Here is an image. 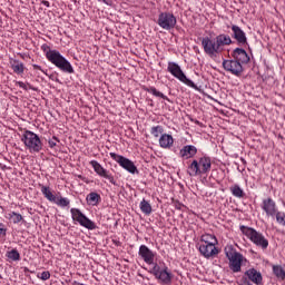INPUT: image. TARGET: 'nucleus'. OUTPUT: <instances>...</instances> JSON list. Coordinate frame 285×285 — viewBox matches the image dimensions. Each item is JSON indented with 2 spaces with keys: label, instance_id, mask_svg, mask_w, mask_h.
<instances>
[{
  "label": "nucleus",
  "instance_id": "nucleus-26",
  "mask_svg": "<svg viewBox=\"0 0 285 285\" xmlns=\"http://www.w3.org/2000/svg\"><path fill=\"white\" fill-rule=\"evenodd\" d=\"M202 243L205 245H217V238L213 234L202 236Z\"/></svg>",
  "mask_w": 285,
  "mask_h": 285
},
{
  "label": "nucleus",
  "instance_id": "nucleus-36",
  "mask_svg": "<svg viewBox=\"0 0 285 285\" xmlns=\"http://www.w3.org/2000/svg\"><path fill=\"white\" fill-rule=\"evenodd\" d=\"M38 277L40 279H42L43 282L50 279V272H42L40 275H38Z\"/></svg>",
  "mask_w": 285,
  "mask_h": 285
},
{
  "label": "nucleus",
  "instance_id": "nucleus-16",
  "mask_svg": "<svg viewBox=\"0 0 285 285\" xmlns=\"http://www.w3.org/2000/svg\"><path fill=\"white\" fill-rule=\"evenodd\" d=\"M139 255L146 264L155 263V253H153V250H150V248H148V246L141 245L139 247Z\"/></svg>",
  "mask_w": 285,
  "mask_h": 285
},
{
  "label": "nucleus",
  "instance_id": "nucleus-41",
  "mask_svg": "<svg viewBox=\"0 0 285 285\" xmlns=\"http://www.w3.org/2000/svg\"><path fill=\"white\" fill-rule=\"evenodd\" d=\"M42 3H43V6H47V8H48V6H50V2H48V1H42Z\"/></svg>",
  "mask_w": 285,
  "mask_h": 285
},
{
  "label": "nucleus",
  "instance_id": "nucleus-28",
  "mask_svg": "<svg viewBox=\"0 0 285 285\" xmlns=\"http://www.w3.org/2000/svg\"><path fill=\"white\" fill-rule=\"evenodd\" d=\"M140 210L145 215H150V213H153V206L146 199H142L140 203Z\"/></svg>",
  "mask_w": 285,
  "mask_h": 285
},
{
  "label": "nucleus",
  "instance_id": "nucleus-39",
  "mask_svg": "<svg viewBox=\"0 0 285 285\" xmlns=\"http://www.w3.org/2000/svg\"><path fill=\"white\" fill-rule=\"evenodd\" d=\"M49 146L50 148H55V146H57V142L55 140H50Z\"/></svg>",
  "mask_w": 285,
  "mask_h": 285
},
{
  "label": "nucleus",
  "instance_id": "nucleus-37",
  "mask_svg": "<svg viewBox=\"0 0 285 285\" xmlns=\"http://www.w3.org/2000/svg\"><path fill=\"white\" fill-rule=\"evenodd\" d=\"M238 285H253V284L250 283V279H248V277L243 276V278L238 281Z\"/></svg>",
  "mask_w": 285,
  "mask_h": 285
},
{
  "label": "nucleus",
  "instance_id": "nucleus-19",
  "mask_svg": "<svg viewBox=\"0 0 285 285\" xmlns=\"http://www.w3.org/2000/svg\"><path fill=\"white\" fill-rule=\"evenodd\" d=\"M215 39H216V43L218 45L220 52L224 51V47L230 46L233 43L230 36L225 35V33L218 35Z\"/></svg>",
  "mask_w": 285,
  "mask_h": 285
},
{
  "label": "nucleus",
  "instance_id": "nucleus-31",
  "mask_svg": "<svg viewBox=\"0 0 285 285\" xmlns=\"http://www.w3.org/2000/svg\"><path fill=\"white\" fill-rule=\"evenodd\" d=\"M230 193L234 195V197H244V189L238 185H234L233 187H230Z\"/></svg>",
  "mask_w": 285,
  "mask_h": 285
},
{
  "label": "nucleus",
  "instance_id": "nucleus-27",
  "mask_svg": "<svg viewBox=\"0 0 285 285\" xmlns=\"http://www.w3.org/2000/svg\"><path fill=\"white\" fill-rule=\"evenodd\" d=\"M11 68L16 75H23V65L19 60H13L11 62Z\"/></svg>",
  "mask_w": 285,
  "mask_h": 285
},
{
  "label": "nucleus",
  "instance_id": "nucleus-6",
  "mask_svg": "<svg viewBox=\"0 0 285 285\" xmlns=\"http://www.w3.org/2000/svg\"><path fill=\"white\" fill-rule=\"evenodd\" d=\"M168 72L173 75L178 81H181V83H185V86H189V88H196L195 82L193 80L188 79L186 77V73L181 70V67L175 62H169L167 67Z\"/></svg>",
  "mask_w": 285,
  "mask_h": 285
},
{
  "label": "nucleus",
  "instance_id": "nucleus-25",
  "mask_svg": "<svg viewBox=\"0 0 285 285\" xmlns=\"http://www.w3.org/2000/svg\"><path fill=\"white\" fill-rule=\"evenodd\" d=\"M53 204H56V206H59L60 208H68L70 206V199L57 196Z\"/></svg>",
  "mask_w": 285,
  "mask_h": 285
},
{
  "label": "nucleus",
  "instance_id": "nucleus-2",
  "mask_svg": "<svg viewBox=\"0 0 285 285\" xmlns=\"http://www.w3.org/2000/svg\"><path fill=\"white\" fill-rule=\"evenodd\" d=\"M226 257L229 261V268L233 273H242V266L248 264V259L244 257L239 252H235L233 248H225Z\"/></svg>",
  "mask_w": 285,
  "mask_h": 285
},
{
  "label": "nucleus",
  "instance_id": "nucleus-38",
  "mask_svg": "<svg viewBox=\"0 0 285 285\" xmlns=\"http://www.w3.org/2000/svg\"><path fill=\"white\" fill-rule=\"evenodd\" d=\"M6 225H3L2 223H0V235H6Z\"/></svg>",
  "mask_w": 285,
  "mask_h": 285
},
{
  "label": "nucleus",
  "instance_id": "nucleus-34",
  "mask_svg": "<svg viewBox=\"0 0 285 285\" xmlns=\"http://www.w3.org/2000/svg\"><path fill=\"white\" fill-rule=\"evenodd\" d=\"M163 132H164V127L161 126H156L151 128V135L156 138L159 137V135H161Z\"/></svg>",
  "mask_w": 285,
  "mask_h": 285
},
{
  "label": "nucleus",
  "instance_id": "nucleus-35",
  "mask_svg": "<svg viewBox=\"0 0 285 285\" xmlns=\"http://www.w3.org/2000/svg\"><path fill=\"white\" fill-rule=\"evenodd\" d=\"M275 215L277 224H281V226H285V214L283 212H278Z\"/></svg>",
  "mask_w": 285,
  "mask_h": 285
},
{
  "label": "nucleus",
  "instance_id": "nucleus-18",
  "mask_svg": "<svg viewBox=\"0 0 285 285\" xmlns=\"http://www.w3.org/2000/svg\"><path fill=\"white\" fill-rule=\"evenodd\" d=\"M179 155L183 159H190L197 155V147L193 145H186L180 149Z\"/></svg>",
  "mask_w": 285,
  "mask_h": 285
},
{
  "label": "nucleus",
  "instance_id": "nucleus-4",
  "mask_svg": "<svg viewBox=\"0 0 285 285\" xmlns=\"http://www.w3.org/2000/svg\"><path fill=\"white\" fill-rule=\"evenodd\" d=\"M21 141L24 144L26 148H28L29 153H40V150L43 148L41 138L30 130L24 131Z\"/></svg>",
  "mask_w": 285,
  "mask_h": 285
},
{
  "label": "nucleus",
  "instance_id": "nucleus-13",
  "mask_svg": "<svg viewBox=\"0 0 285 285\" xmlns=\"http://www.w3.org/2000/svg\"><path fill=\"white\" fill-rule=\"evenodd\" d=\"M223 67L227 72H232V75H235L236 77H239L242 72H244V67H242V62L237 60H224Z\"/></svg>",
  "mask_w": 285,
  "mask_h": 285
},
{
  "label": "nucleus",
  "instance_id": "nucleus-10",
  "mask_svg": "<svg viewBox=\"0 0 285 285\" xmlns=\"http://www.w3.org/2000/svg\"><path fill=\"white\" fill-rule=\"evenodd\" d=\"M202 46L205 53L209 57H217V55L222 53V50L219 49V46L217 45V40L215 38H203Z\"/></svg>",
  "mask_w": 285,
  "mask_h": 285
},
{
  "label": "nucleus",
  "instance_id": "nucleus-21",
  "mask_svg": "<svg viewBox=\"0 0 285 285\" xmlns=\"http://www.w3.org/2000/svg\"><path fill=\"white\" fill-rule=\"evenodd\" d=\"M232 31L234 33V39H236L238 43H246V33L244 32V30H242V28H239L238 26H233Z\"/></svg>",
  "mask_w": 285,
  "mask_h": 285
},
{
  "label": "nucleus",
  "instance_id": "nucleus-40",
  "mask_svg": "<svg viewBox=\"0 0 285 285\" xmlns=\"http://www.w3.org/2000/svg\"><path fill=\"white\" fill-rule=\"evenodd\" d=\"M18 86H19L20 88H23V89L26 90V85H24L23 82H18Z\"/></svg>",
  "mask_w": 285,
  "mask_h": 285
},
{
  "label": "nucleus",
  "instance_id": "nucleus-33",
  "mask_svg": "<svg viewBox=\"0 0 285 285\" xmlns=\"http://www.w3.org/2000/svg\"><path fill=\"white\" fill-rule=\"evenodd\" d=\"M10 219L11 222H13V224H19L20 222L23 220V216H21V214L18 213H12Z\"/></svg>",
  "mask_w": 285,
  "mask_h": 285
},
{
  "label": "nucleus",
  "instance_id": "nucleus-7",
  "mask_svg": "<svg viewBox=\"0 0 285 285\" xmlns=\"http://www.w3.org/2000/svg\"><path fill=\"white\" fill-rule=\"evenodd\" d=\"M109 155L111 159H114V161H117V164L121 168H124V170H127V173H130L131 175L139 173L137 170V166L135 165V163H132V160L115 153H110Z\"/></svg>",
  "mask_w": 285,
  "mask_h": 285
},
{
  "label": "nucleus",
  "instance_id": "nucleus-30",
  "mask_svg": "<svg viewBox=\"0 0 285 285\" xmlns=\"http://www.w3.org/2000/svg\"><path fill=\"white\" fill-rule=\"evenodd\" d=\"M147 92H150V95H154V97H160V99H165L168 101V96L164 95L161 91L157 90L155 87H149L147 89Z\"/></svg>",
  "mask_w": 285,
  "mask_h": 285
},
{
  "label": "nucleus",
  "instance_id": "nucleus-22",
  "mask_svg": "<svg viewBox=\"0 0 285 285\" xmlns=\"http://www.w3.org/2000/svg\"><path fill=\"white\" fill-rule=\"evenodd\" d=\"M173 144H175V139L168 135L164 134L159 138V146L160 148H173Z\"/></svg>",
  "mask_w": 285,
  "mask_h": 285
},
{
  "label": "nucleus",
  "instance_id": "nucleus-9",
  "mask_svg": "<svg viewBox=\"0 0 285 285\" xmlns=\"http://www.w3.org/2000/svg\"><path fill=\"white\" fill-rule=\"evenodd\" d=\"M153 275L158 279L160 284H170L173 282V273L168 269L167 266L161 267L159 265H155L153 267Z\"/></svg>",
  "mask_w": 285,
  "mask_h": 285
},
{
  "label": "nucleus",
  "instance_id": "nucleus-23",
  "mask_svg": "<svg viewBox=\"0 0 285 285\" xmlns=\"http://www.w3.org/2000/svg\"><path fill=\"white\" fill-rule=\"evenodd\" d=\"M86 199L89 206H98L99 202H101V195L96 191H91L89 195H87Z\"/></svg>",
  "mask_w": 285,
  "mask_h": 285
},
{
  "label": "nucleus",
  "instance_id": "nucleus-29",
  "mask_svg": "<svg viewBox=\"0 0 285 285\" xmlns=\"http://www.w3.org/2000/svg\"><path fill=\"white\" fill-rule=\"evenodd\" d=\"M7 257L10 262H19V259H21V254H19V250L17 249H11L7 252Z\"/></svg>",
  "mask_w": 285,
  "mask_h": 285
},
{
  "label": "nucleus",
  "instance_id": "nucleus-1",
  "mask_svg": "<svg viewBox=\"0 0 285 285\" xmlns=\"http://www.w3.org/2000/svg\"><path fill=\"white\" fill-rule=\"evenodd\" d=\"M46 57L50 63H53V66L59 68V70H62V72H68V75H72L75 72L70 61L62 57L59 51L49 49L46 51Z\"/></svg>",
  "mask_w": 285,
  "mask_h": 285
},
{
  "label": "nucleus",
  "instance_id": "nucleus-12",
  "mask_svg": "<svg viewBox=\"0 0 285 285\" xmlns=\"http://www.w3.org/2000/svg\"><path fill=\"white\" fill-rule=\"evenodd\" d=\"M90 166H92L95 173H97L99 175V177H104L105 179H108V181L110 184H112L114 186L117 184V181H115V176H112V174H110V171L106 170V168H104V166H101V164H99V161L91 160Z\"/></svg>",
  "mask_w": 285,
  "mask_h": 285
},
{
  "label": "nucleus",
  "instance_id": "nucleus-15",
  "mask_svg": "<svg viewBox=\"0 0 285 285\" xmlns=\"http://www.w3.org/2000/svg\"><path fill=\"white\" fill-rule=\"evenodd\" d=\"M215 246L216 245L200 244L199 253L203 257H206V259H210V257H215V255L219 254V250Z\"/></svg>",
  "mask_w": 285,
  "mask_h": 285
},
{
  "label": "nucleus",
  "instance_id": "nucleus-32",
  "mask_svg": "<svg viewBox=\"0 0 285 285\" xmlns=\"http://www.w3.org/2000/svg\"><path fill=\"white\" fill-rule=\"evenodd\" d=\"M273 272H274V275H276V277L278 279H285V272H284V268H282V266L275 265L273 267Z\"/></svg>",
  "mask_w": 285,
  "mask_h": 285
},
{
  "label": "nucleus",
  "instance_id": "nucleus-17",
  "mask_svg": "<svg viewBox=\"0 0 285 285\" xmlns=\"http://www.w3.org/2000/svg\"><path fill=\"white\" fill-rule=\"evenodd\" d=\"M245 275L253 284L261 285L263 282L262 273L255 268H249L245 272Z\"/></svg>",
  "mask_w": 285,
  "mask_h": 285
},
{
  "label": "nucleus",
  "instance_id": "nucleus-14",
  "mask_svg": "<svg viewBox=\"0 0 285 285\" xmlns=\"http://www.w3.org/2000/svg\"><path fill=\"white\" fill-rule=\"evenodd\" d=\"M261 208L266 213L267 217H274L277 213V205H275V200L272 198L263 199Z\"/></svg>",
  "mask_w": 285,
  "mask_h": 285
},
{
  "label": "nucleus",
  "instance_id": "nucleus-20",
  "mask_svg": "<svg viewBox=\"0 0 285 285\" xmlns=\"http://www.w3.org/2000/svg\"><path fill=\"white\" fill-rule=\"evenodd\" d=\"M233 57L236 61H238V63H248V61H250L248 53H246V50L244 49H235L233 52Z\"/></svg>",
  "mask_w": 285,
  "mask_h": 285
},
{
  "label": "nucleus",
  "instance_id": "nucleus-3",
  "mask_svg": "<svg viewBox=\"0 0 285 285\" xmlns=\"http://www.w3.org/2000/svg\"><path fill=\"white\" fill-rule=\"evenodd\" d=\"M210 158L203 157L199 160H194L188 167V175L190 177H197V175H206V173L210 171Z\"/></svg>",
  "mask_w": 285,
  "mask_h": 285
},
{
  "label": "nucleus",
  "instance_id": "nucleus-24",
  "mask_svg": "<svg viewBox=\"0 0 285 285\" xmlns=\"http://www.w3.org/2000/svg\"><path fill=\"white\" fill-rule=\"evenodd\" d=\"M41 193L46 197V199H48V202H51L52 204H55L57 196L52 194L49 187L42 186Z\"/></svg>",
  "mask_w": 285,
  "mask_h": 285
},
{
  "label": "nucleus",
  "instance_id": "nucleus-5",
  "mask_svg": "<svg viewBox=\"0 0 285 285\" xmlns=\"http://www.w3.org/2000/svg\"><path fill=\"white\" fill-rule=\"evenodd\" d=\"M243 233L256 246H259L263 249L268 248V239H266V237H264V235L262 233H259V232H257V230H255L254 228H250V227L244 228Z\"/></svg>",
  "mask_w": 285,
  "mask_h": 285
},
{
  "label": "nucleus",
  "instance_id": "nucleus-8",
  "mask_svg": "<svg viewBox=\"0 0 285 285\" xmlns=\"http://www.w3.org/2000/svg\"><path fill=\"white\" fill-rule=\"evenodd\" d=\"M71 217L73 222H78L80 226H83V228H88V230H95L97 228V225L92 220H90L81 210L77 208H71L70 209Z\"/></svg>",
  "mask_w": 285,
  "mask_h": 285
},
{
  "label": "nucleus",
  "instance_id": "nucleus-11",
  "mask_svg": "<svg viewBox=\"0 0 285 285\" xmlns=\"http://www.w3.org/2000/svg\"><path fill=\"white\" fill-rule=\"evenodd\" d=\"M158 26L163 30H173L177 26V18L170 12H161L158 17Z\"/></svg>",
  "mask_w": 285,
  "mask_h": 285
}]
</instances>
